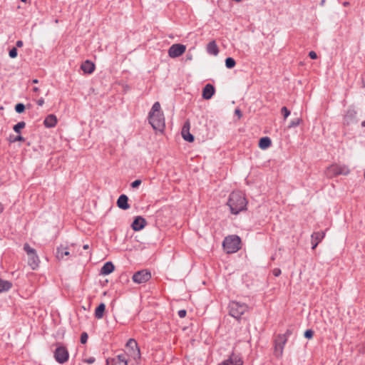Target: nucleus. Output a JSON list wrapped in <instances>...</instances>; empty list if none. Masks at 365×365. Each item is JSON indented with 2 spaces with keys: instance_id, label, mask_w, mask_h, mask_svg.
<instances>
[{
  "instance_id": "58836bf2",
  "label": "nucleus",
  "mask_w": 365,
  "mask_h": 365,
  "mask_svg": "<svg viewBox=\"0 0 365 365\" xmlns=\"http://www.w3.org/2000/svg\"><path fill=\"white\" fill-rule=\"evenodd\" d=\"M187 312L185 309H181L178 311V316L180 318H183L186 316Z\"/></svg>"
},
{
  "instance_id": "3c124183",
  "label": "nucleus",
  "mask_w": 365,
  "mask_h": 365,
  "mask_svg": "<svg viewBox=\"0 0 365 365\" xmlns=\"http://www.w3.org/2000/svg\"><path fill=\"white\" fill-rule=\"evenodd\" d=\"M361 126L365 127V120L361 122Z\"/></svg>"
},
{
  "instance_id": "c85d7f7f",
  "label": "nucleus",
  "mask_w": 365,
  "mask_h": 365,
  "mask_svg": "<svg viewBox=\"0 0 365 365\" xmlns=\"http://www.w3.org/2000/svg\"><path fill=\"white\" fill-rule=\"evenodd\" d=\"M158 112H161L160 111V104L159 102H155L153 105L152 108H151L150 111L149 112V114H155V113H158Z\"/></svg>"
},
{
  "instance_id": "cd10ccee",
  "label": "nucleus",
  "mask_w": 365,
  "mask_h": 365,
  "mask_svg": "<svg viewBox=\"0 0 365 365\" xmlns=\"http://www.w3.org/2000/svg\"><path fill=\"white\" fill-rule=\"evenodd\" d=\"M236 64L235 60L233 58L228 57L225 59V66L227 68H232Z\"/></svg>"
},
{
  "instance_id": "49530a36",
  "label": "nucleus",
  "mask_w": 365,
  "mask_h": 365,
  "mask_svg": "<svg viewBox=\"0 0 365 365\" xmlns=\"http://www.w3.org/2000/svg\"><path fill=\"white\" fill-rule=\"evenodd\" d=\"M4 210V207L2 205V203L0 202V215L3 212Z\"/></svg>"
},
{
  "instance_id": "5fc2aeb1",
  "label": "nucleus",
  "mask_w": 365,
  "mask_h": 365,
  "mask_svg": "<svg viewBox=\"0 0 365 365\" xmlns=\"http://www.w3.org/2000/svg\"><path fill=\"white\" fill-rule=\"evenodd\" d=\"M106 362H107V365H109V359H107Z\"/></svg>"
},
{
  "instance_id": "603ef678",
  "label": "nucleus",
  "mask_w": 365,
  "mask_h": 365,
  "mask_svg": "<svg viewBox=\"0 0 365 365\" xmlns=\"http://www.w3.org/2000/svg\"><path fill=\"white\" fill-rule=\"evenodd\" d=\"M324 2H325V0H322V1H321V4H322V5H324Z\"/></svg>"
},
{
  "instance_id": "09e8293b",
  "label": "nucleus",
  "mask_w": 365,
  "mask_h": 365,
  "mask_svg": "<svg viewBox=\"0 0 365 365\" xmlns=\"http://www.w3.org/2000/svg\"><path fill=\"white\" fill-rule=\"evenodd\" d=\"M88 247H89L88 245H83V249L84 250H87V249H88Z\"/></svg>"
},
{
  "instance_id": "f03ea898",
  "label": "nucleus",
  "mask_w": 365,
  "mask_h": 365,
  "mask_svg": "<svg viewBox=\"0 0 365 365\" xmlns=\"http://www.w3.org/2000/svg\"><path fill=\"white\" fill-rule=\"evenodd\" d=\"M241 239L237 235H230L225 238L222 247L228 254L235 253L240 250Z\"/></svg>"
},
{
  "instance_id": "a18cd8bd",
  "label": "nucleus",
  "mask_w": 365,
  "mask_h": 365,
  "mask_svg": "<svg viewBox=\"0 0 365 365\" xmlns=\"http://www.w3.org/2000/svg\"><path fill=\"white\" fill-rule=\"evenodd\" d=\"M23 44H24V43H23V41H21V40L17 41H16V46H17V47H19V48H20V47H22V46H23Z\"/></svg>"
},
{
  "instance_id": "f704fd0d",
  "label": "nucleus",
  "mask_w": 365,
  "mask_h": 365,
  "mask_svg": "<svg viewBox=\"0 0 365 365\" xmlns=\"http://www.w3.org/2000/svg\"><path fill=\"white\" fill-rule=\"evenodd\" d=\"M314 335V331L312 329H307L304 332V337L307 339H312Z\"/></svg>"
},
{
  "instance_id": "aec40b11",
  "label": "nucleus",
  "mask_w": 365,
  "mask_h": 365,
  "mask_svg": "<svg viewBox=\"0 0 365 365\" xmlns=\"http://www.w3.org/2000/svg\"><path fill=\"white\" fill-rule=\"evenodd\" d=\"M57 123V119L56 115L50 114L46 117L43 121V124L46 128H53Z\"/></svg>"
},
{
  "instance_id": "79ce46f5",
  "label": "nucleus",
  "mask_w": 365,
  "mask_h": 365,
  "mask_svg": "<svg viewBox=\"0 0 365 365\" xmlns=\"http://www.w3.org/2000/svg\"><path fill=\"white\" fill-rule=\"evenodd\" d=\"M36 103L38 106H42L44 103V100L43 98H39L37 101H36Z\"/></svg>"
},
{
  "instance_id": "412c9836",
  "label": "nucleus",
  "mask_w": 365,
  "mask_h": 365,
  "mask_svg": "<svg viewBox=\"0 0 365 365\" xmlns=\"http://www.w3.org/2000/svg\"><path fill=\"white\" fill-rule=\"evenodd\" d=\"M207 51L209 54L213 56H217L219 53V48L215 41H212L207 44Z\"/></svg>"
},
{
  "instance_id": "de8ad7c7",
  "label": "nucleus",
  "mask_w": 365,
  "mask_h": 365,
  "mask_svg": "<svg viewBox=\"0 0 365 365\" xmlns=\"http://www.w3.org/2000/svg\"><path fill=\"white\" fill-rule=\"evenodd\" d=\"M38 91H39V89H38V87H34V88H33V91H34V92H36H36H38Z\"/></svg>"
},
{
  "instance_id": "4be33fe9",
  "label": "nucleus",
  "mask_w": 365,
  "mask_h": 365,
  "mask_svg": "<svg viewBox=\"0 0 365 365\" xmlns=\"http://www.w3.org/2000/svg\"><path fill=\"white\" fill-rule=\"evenodd\" d=\"M331 169L335 175H347L349 172L347 168L338 165H333Z\"/></svg>"
},
{
  "instance_id": "39448f33",
  "label": "nucleus",
  "mask_w": 365,
  "mask_h": 365,
  "mask_svg": "<svg viewBox=\"0 0 365 365\" xmlns=\"http://www.w3.org/2000/svg\"><path fill=\"white\" fill-rule=\"evenodd\" d=\"M56 361L62 364L66 362L69 358L67 348L61 344H56V349L53 353Z\"/></svg>"
},
{
  "instance_id": "4c0bfd02",
  "label": "nucleus",
  "mask_w": 365,
  "mask_h": 365,
  "mask_svg": "<svg viewBox=\"0 0 365 365\" xmlns=\"http://www.w3.org/2000/svg\"><path fill=\"white\" fill-rule=\"evenodd\" d=\"M281 269L279 268H275L272 271V273L275 277H279L281 274Z\"/></svg>"
},
{
  "instance_id": "e433bc0d",
  "label": "nucleus",
  "mask_w": 365,
  "mask_h": 365,
  "mask_svg": "<svg viewBox=\"0 0 365 365\" xmlns=\"http://www.w3.org/2000/svg\"><path fill=\"white\" fill-rule=\"evenodd\" d=\"M142 181L140 180H135L131 183V187L133 188H137L140 184Z\"/></svg>"
},
{
  "instance_id": "1a4fd4ad",
  "label": "nucleus",
  "mask_w": 365,
  "mask_h": 365,
  "mask_svg": "<svg viewBox=\"0 0 365 365\" xmlns=\"http://www.w3.org/2000/svg\"><path fill=\"white\" fill-rule=\"evenodd\" d=\"M151 278V274L147 269L136 272L133 275V281L137 284L145 283Z\"/></svg>"
},
{
  "instance_id": "9b49d317",
  "label": "nucleus",
  "mask_w": 365,
  "mask_h": 365,
  "mask_svg": "<svg viewBox=\"0 0 365 365\" xmlns=\"http://www.w3.org/2000/svg\"><path fill=\"white\" fill-rule=\"evenodd\" d=\"M190 124L189 121H186L182 128L181 134L183 139L189 143L194 141V136L190 133Z\"/></svg>"
},
{
  "instance_id": "423d86ee",
  "label": "nucleus",
  "mask_w": 365,
  "mask_h": 365,
  "mask_svg": "<svg viewBox=\"0 0 365 365\" xmlns=\"http://www.w3.org/2000/svg\"><path fill=\"white\" fill-rule=\"evenodd\" d=\"M149 123L155 130H162L165 126V118L162 112L149 114Z\"/></svg>"
},
{
  "instance_id": "bb28decb",
  "label": "nucleus",
  "mask_w": 365,
  "mask_h": 365,
  "mask_svg": "<svg viewBox=\"0 0 365 365\" xmlns=\"http://www.w3.org/2000/svg\"><path fill=\"white\" fill-rule=\"evenodd\" d=\"M25 126H26V123L24 121H21L14 125L13 130L15 133H20L21 130L24 128Z\"/></svg>"
},
{
  "instance_id": "0eeeda50",
  "label": "nucleus",
  "mask_w": 365,
  "mask_h": 365,
  "mask_svg": "<svg viewBox=\"0 0 365 365\" xmlns=\"http://www.w3.org/2000/svg\"><path fill=\"white\" fill-rule=\"evenodd\" d=\"M287 339L286 336L282 334H278L274 339V355L277 357H281L283 354L284 345L286 344Z\"/></svg>"
},
{
  "instance_id": "a878e982",
  "label": "nucleus",
  "mask_w": 365,
  "mask_h": 365,
  "mask_svg": "<svg viewBox=\"0 0 365 365\" xmlns=\"http://www.w3.org/2000/svg\"><path fill=\"white\" fill-rule=\"evenodd\" d=\"M12 287V283L7 280H4L0 277V292L9 291Z\"/></svg>"
},
{
  "instance_id": "c03bdc74",
  "label": "nucleus",
  "mask_w": 365,
  "mask_h": 365,
  "mask_svg": "<svg viewBox=\"0 0 365 365\" xmlns=\"http://www.w3.org/2000/svg\"><path fill=\"white\" fill-rule=\"evenodd\" d=\"M235 113L238 116L239 118H240L242 115V112L240 109H235Z\"/></svg>"
},
{
  "instance_id": "a19ab883",
  "label": "nucleus",
  "mask_w": 365,
  "mask_h": 365,
  "mask_svg": "<svg viewBox=\"0 0 365 365\" xmlns=\"http://www.w3.org/2000/svg\"><path fill=\"white\" fill-rule=\"evenodd\" d=\"M309 56L312 58V59H316L317 58V55L316 53V52L312 51L309 53Z\"/></svg>"
},
{
  "instance_id": "2f4dec72",
  "label": "nucleus",
  "mask_w": 365,
  "mask_h": 365,
  "mask_svg": "<svg viewBox=\"0 0 365 365\" xmlns=\"http://www.w3.org/2000/svg\"><path fill=\"white\" fill-rule=\"evenodd\" d=\"M301 119L299 118H297L294 120H292L289 125V128H294V127H297L299 125L300 122H301Z\"/></svg>"
},
{
  "instance_id": "4468645a",
  "label": "nucleus",
  "mask_w": 365,
  "mask_h": 365,
  "mask_svg": "<svg viewBox=\"0 0 365 365\" xmlns=\"http://www.w3.org/2000/svg\"><path fill=\"white\" fill-rule=\"evenodd\" d=\"M324 237L325 232H314L311 235L312 245V249L314 250Z\"/></svg>"
},
{
  "instance_id": "ea45409f",
  "label": "nucleus",
  "mask_w": 365,
  "mask_h": 365,
  "mask_svg": "<svg viewBox=\"0 0 365 365\" xmlns=\"http://www.w3.org/2000/svg\"><path fill=\"white\" fill-rule=\"evenodd\" d=\"M293 333V329H288L286 332L284 334H283L282 335H284L286 336V338L287 339H288V337L292 335Z\"/></svg>"
},
{
  "instance_id": "f3484780",
  "label": "nucleus",
  "mask_w": 365,
  "mask_h": 365,
  "mask_svg": "<svg viewBox=\"0 0 365 365\" xmlns=\"http://www.w3.org/2000/svg\"><path fill=\"white\" fill-rule=\"evenodd\" d=\"M81 68L85 73L91 74L95 70V64L91 61L86 60L81 64Z\"/></svg>"
},
{
  "instance_id": "473e14b6",
  "label": "nucleus",
  "mask_w": 365,
  "mask_h": 365,
  "mask_svg": "<svg viewBox=\"0 0 365 365\" xmlns=\"http://www.w3.org/2000/svg\"><path fill=\"white\" fill-rule=\"evenodd\" d=\"M281 113L283 115L284 119H286L290 114V111L285 106L282 108Z\"/></svg>"
},
{
  "instance_id": "7c9ffc66",
  "label": "nucleus",
  "mask_w": 365,
  "mask_h": 365,
  "mask_svg": "<svg viewBox=\"0 0 365 365\" xmlns=\"http://www.w3.org/2000/svg\"><path fill=\"white\" fill-rule=\"evenodd\" d=\"M24 110H25V106L23 103H19L15 106V110L18 113H23L24 111Z\"/></svg>"
},
{
  "instance_id": "72a5a7b5",
  "label": "nucleus",
  "mask_w": 365,
  "mask_h": 365,
  "mask_svg": "<svg viewBox=\"0 0 365 365\" xmlns=\"http://www.w3.org/2000/svg\"><path fill=\"white\" fill-rule=\"evenodd\" d=\"M9 55L10 58H16L17 56V55H18V52H17L16 48L14 47L13 48H11L9 51Z\"/></svg>"
},
{
  "instance_id": "ddd939ff",
  "label": "nucleus",
  "mask_w": 365,
  "mask_h": 365,
  "mask_svg": "<svg viewBox=\"0 0 365 365\" xmlns=\"http://www.w3.org/2000/svg\"><path fill=\"white\" fill-rule=\"evenodd\" d=\"M146 224V220L143 217L137 216L132 222L131 227L134 231H140L145 227Z\"/></svg>"
},
{
  "instance_id": "37998d69",
  "label": "nucleus",
  "mask_w": 365,
  "mask_h": 365,
  "mask_svg": "<svg viewBox=\"0 0 365 365\" xmlns=\"http://www.w3.org/2000/svg\"><path fill=\"white\" fill-rule=\"evenodd\" d=\"M95 360H96V359H95V358H94V357H90V358H88V359H86V361H86V362H87V363H88V364H93V363H94Z\"/></svg>"
},
{
  "instance_id": "f257e3e1",
  "label": "nucleus",
  "mask_w": 365,
  "mask_h": 365,
  "mask_svg": "<svg viewBox=\"0 0 365 365\" xmlns=\"http://www.w3.org/2000/svg\"><path fill=\"white\" fill-rule=\"evenodd\" d=\"M247 202L244 195L239 191L232 192L229 197L227 205L232 214L237 215L246 210Z\"/></svg>"
},
{
  "instance_id": "9d476101",
  "label": "nucleus",
  "mask_w": 365,
  "mask_h": 365,
  "mask_svg": "<svg viewBox=\"0 0 365 365\" xmlns=\"http://www.w3.org/2000/svg\"><path fill=\"white\" fill-rule=\"evenodd\" d=\"M186 46L180 43H175L172 45L168 50V55L171 58H177L185 53Z\"/></svg>"
},
{
  "instance_id": "393cba45",
  "label": "nucleus",
  "mask_w": 365,
  "mask_h": 365,
  "mask_svg": "<svg viewBox=\"0 0 365 365\" xmlns=\"http://www.w3.org/2000/svg\"><path fill=\"white\" fill-rule=\"evenodd\" d=\"M106 310V305L104 303H101L95 310V317L97 319H101L103 317Z\"/></svg>"
},
{
  "instance_id": "6e6552de",
  "label": "nucleus",
  "mask_w": 365,
  "mask_h": 365,
  "mask_svg": "<svg viewBox=\"0 0 365 365\" xmlns=\"http://www.w3.org/2000/svg\"><path fill=\"white\" fill-rule=\"evenodd\" d=\"M126 349H128V354H129L134 360L140 358V351L136 341L133 339H130L126 343Z\"/></svg>"
},
{
  "instance_id": "f8f14e48",
  "label": "nucleus",
  "mask_w": 365,
  "mask_h": 365,
  "mask_svg": "<svg viewBox=\"0 0 365 365\" xmlns=\"http://www.w3.org/2000/svg\"><path fill=\"white\" fill-rule=\"evenodd\" d=\"M243 361L242 359L235 354H232L229 359L223 361L218 365H242Z\"/></svg>"
},
{
  "instance_id": "c9c22d12",
  "label": "nucleus",
  "mask_w": 365,
  "mask_h": 365,
  "mask_svg": "<svg viewBox=\"0 0 365 365\" xmlns=\"http://www.w3.org/2000/svg\"><path fill=\"white\" fill-rule=\"evenodd\" d=\"M88 336L86 332H83L81 335V343L86 344L87 342Z\"/></svg>"
},
{
  "instance_id": "c756f323",
  "label": "nucleus",
  "mask_w": 365,
  "mask_h": 365,
  "mask_svg": "<svg viewBox=\"0 0 365 365\" xmlns=\"http://www.w3.org/2000/svg\"><path fill=\"white\" fill-rule=\"evenodd\" d=\"M9 140L10 143H15L17 141H25V138L20 135L17 136L10 135Z\"/></svg>"
},
{
  "instance_id": "864d4df0",
  "label": "nucleus",
  "mask_w": 365,
  "mask_h": 365,
  "mask_svg": "<svg viewBox=\"0 0 365 365\" xmlns=\"http://www.w3.org/2000/svg\"><path fill=\"white\" fill-rule=\"evenodd\" d=\"M348 4H349V3H348V2H344V6H346V5H348Z\"/></svg>"
},
{
  "instance_id": "6ab92c4d",
  "label": "nucleus",
  "mask_w": 365,
  "mask_h": 365,
  "mask_svg": "<svg viewBox=\"0 0 365 365\" xmlns=\"http://www.w3.org/2000/svg\"><path fill=\"white\" fill-rule=\"evenodd\" d=\"M115 267L111 262H106L101 267L100 274L103 275H108L114 271Z\"/></svg>"
},
{
  "instance_id": "2eb2a0df",
  "label": "nucleus",
  "mask_w": 365,
  "mask_h": 365,
  "mask_svg": "<svg viewBox=\"0 0 365 365\" xmlns=\"http://www.w3.org/2000/svg\"><path fill=\"white\" fill-rule=\"evenodd\" d=\"M215 89L212 84H207L202 90V98L205 100L210 99L215 94Z\"/></svg>"
},
{
  "instance_id": "a211bd4d",
  "label": "nucleus",
  "mask_w": 365,
  "mask_h": 365,
  "mask_svg": "<svg viewBox=\"0 0 365 365\" xmlns=\"http://www.w3.org/2000/svg\"><path fill=\"white\" fill-rule=\"evenodd\" d=\"M128 201V197H127V195L123 194L120 195V197H118L117 200V205L119 208L122 210H127L130 207Z\"/></svg>"
},
{
  "instance_id": "6e6d98bb",
  "label": "nucleus",
  "mask_w": 365,
  "mask_h": 365,
  "mask_svg": "<svg viewBox=\"0 0 365 365\" xmlns=\"http://www.w3.org/2000/svg\"><path fill=\"white\" fill-rule=\"evenodd\" d=\"M21 1L26 3L27 0H21Z\"/></svg>"
},
{
  "instance_id": "b1692460",
  "label": "nucleus",
  "mask_w": 365,
  "mask_h": 365,
  "mask_svg": "<svg viewBox=\"0 0 365 365\" xmlns=\"http://www.w3.org/2000/svg\"><path fill=\"white\" fill-rule=\"evenodd\" d=\"M272 144L271 139L269 137H263L259 139V147L261 149H267Z\"/></svg>"
},
{
  "instance_id": "20e7f679",
  "label": "nucleus",
  "mask_w": 365,
  "mask_h": 365,
  "mask_svg": "<svg viewBox=\"0 0 365 365\" xmlns=\"http://www.w3.org/2000/svg\"><path fill=\"white\" fill-rule=\"evenodd\" d=\"M24 250L28 256L29 265L33 270L36 269L39 266L40 259L36 250L31 247L28 243H25L24 245Z\"/></svg>"
},
{
  "instance_id": "5701e85b",
  "label": "nucleus",
  "mask_w": 365,
  "mask_h": 365,
  "mask_svg": "<svg viewBox=\"0 0 365 365\" xmlns=\"http://www.w3.org/2000/svg\"><path fill=\"white\" fill-rule=\"evenodd\" d=\"M70 252L68 251L66 247L62 246L57 248L56 257L58 259H63L65 256H69Z\"/></svg>"
},
{
  "instance_id": "dca6fc26",
  "label": "nucleus",
  "mask_w": 365,
  "mask_h": 365,
  "mask_svg": "<svg viewBox=\"0 0 365 365\" xmlns=\"http://www.w3.org/2000/svg\"><path fill=\"white\" fill-rule=\"evenodd\" d=\"M112 365H128L127 354L122 353L118 354L115 358L111 359Z\"/></svg>"
},
{
  "instance_id": "8fccbe9b",
  "label": "nucleus",
  "mask_w": 365,
  "mask_h": 365,
  "mask_svg": "<svg viewBox=\"0 0 365 365\" xmlns=\"http://www.w3.org/2000/svg\"><path fill=\"white\" fill-rule=\"evenodd\" d=\"M32 82H33L34 83H37L38 82V81L37 79H34V80L32 81Z\"/></svg>"
},
{
  "instance_id": "7ed1b4c3",
  "label": "nucleus",
  "mask_w": 365,
  "mask_h": 365,
  "mask_svg": "<svg viewBox=\"0 0 365 365\" xmlns=\"http://www.w3.org/2000/svg\"><path fill=\"white\" fill-rule=\"evenodd\" d=\"M229 314L236 319H240L241 316L248 310V306L245 303L231 301L228 305Z\"/></svg>"
}]
</instances>
